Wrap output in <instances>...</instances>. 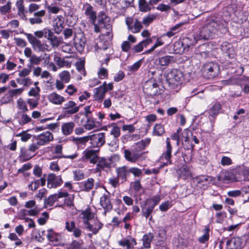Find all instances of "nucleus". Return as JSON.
I'll return each mask as SVG.
<instances>
[{"instance_id": "1", "label": "nucleus", "mask_w": 249, "mask_h": 249, "mask_svg": "<svg viewBox=\"0 0 249 249\" xmlns=\"http://www.w3.org/2000/svg\"><path fill=\"white\" fill-rule=\"evenodd\" d=\"M228 31L227 23L224 20L213 19L200 30L199 39H212L217 36L225 34Z\"/></svg>"}, {"instance_id": "2", "label": "nucleus", "mask_w": 249, "mask_h": 249, "mask_svg": "<svg viewBox=\"0 0 249 249\" xmlns=\"http://www.w3.org/2000/svg\"><path fill=\"white\" fill-rule=\"evenodd\" d=\"M183 73L177 69H173L166 75V84L173 89L178 90L180 89L181 81L183 79Z\"/></svg>"}, {"instance_id": "3", "label": "nucleus", "mask_w": 249, "mask_h": 249, "mask_svg": "<svg viewBox=\"0 0 249 249\" xmlns=\"http://www.w3.org/2000/svg\"><path fill=\"white\" fill-rule=\"evenodd\" d=\"M201 71L206 78L211 79L218 75L220 72V68L217 63L210 62L204 64Z\"/></svg>"}, {"instance_id": "4", "label": "nucleus", "mask_w": 249, "mask_h": 249, "mask_svg": "<svg viewBox=\"0 0 249 249\" xmlns=\"http://www.w3.org/2000/svg\"><path fill=\"white\" fill-rule=\"evenodd\" d=\"M196 43L195 37L193 39L188 37L183 38L182 41H177L174 44V49L177 53H182L188 51L189 48Z\"/></svg>"}, {"instance_id": "5", "label": "nucleus", "mask_w": 249, "mask_h": 249, "mask_svg": "<svg viewBox=\"0 0 249 249\" xmlns=\"http://www.w3.org/2000/svg\"><path fill=\"white\" fill-rule=\"evenodd\" d=\"M143 90L149 97H153L161 93L158 84L154 79H150L145 82L143 86Z\"/></svg>"}, {"instance_id": "6", "label": "nucleus", "mask_w": 249, "mask_h": 249, "mask_svg": "<svg viewBox=\"0 0 249 249\" xmlns=\"http://www.w3.org/2000/svg\"><path fill=\"white\" fill-rule=\"evenodd\" d=\"M65 229L76 238H80L83 233L80 227L76 226L74 221H67L65 222Z\"/></svg>"}, {"instance_id": "7", "label": "nucleus", "mask_w": 249, "mask_h": 249, "mask_svg": "<svg viewBox=\"0 0 249 249\" xmlns=\"http://www.w3.org/2000/svg\"><path fill=\"white\" fill-rule=\"evenodd\" d=\"M34 138L37 141V144L41 146L46 145L53 140V134L48 131L43 132L37 136H35Z\"/></svg>"}, {"instance_id": "8", "label": "nucleus", "mask_w": 249, "mask_h": 249, "mask_svg": "<svg viewBox=\"0 0 249 249\" xmlns=\"http://www.w3.org/2000/svg\"><path fill=\"white\" fill-rule=\"evenodd\" d=\"M89 140L91 144L94 147H100L105 142V137L104 133H97L89 136Z\"/></svg>"}, {"instance_id": "9", "label": "nucleus", "mask_w": 249, "mask_h": 249, "mask_svg": "<svg viewBox=\"0 0 249 249\" xmlns=\"http://www.w3.org/2000/svg\"><path fill=\"white\" fill-rule=\"evenodd\" d=\"M74 46L78 52H83L86 41V37L83 33H79L75 35L73 38Z\"/></svg>"}, {"instance_id": "10", "label": "nucleus", "mask_w": 249, "mask_h": 249, "mask_svg": "<svg viewBox=\"0 0 249 249\" xmlns=\"http://www.w3.org/2000/svg\"><path fill=\"white\" fill-rule=\"evenodd\" d=\"M25 34L29 42L32 44V47L35 50L39 52H42L45 50V47L47 46V45L42 43L39 40L37 39L32 34L27 33H25Z\"/></svg>"}, {"instance_id": "11", "label": "nucleus", "mask_w": 249, "mask_h": 249, "mask_svg": "<svg viewBox=\"0 0 249 249\" xmlns=\"http://www.w3.org/2000/svg\"><path fill=\"white\" fill-rule=\"evenodd\" d=\"M99 150H95L92 149H86L83 152L82 160H89L90 163L95 164L97 162L99 156L97 153Z\"/></svg>"}, {"instance_id": "12", "label": "nucleus", "mask_w": 249, "mask_h": 249, "mask_svg": "<svg viewBox=\"0 0 249 249\" xmlns=\"http://www.w3.org/2000/svg\"><path fill=\"white\" fill-rule=\"evenodd\" d=\"M63 183L61 176H56L54 174H49L47 177L48 188H55L60 186Z\"/></svg>"}, {"instance_id": "13", "label": "nucleus", "mask_w": 249, "mask_h": 249, "mask_svg": "<svg viewBox=\"0 0 249 249\" xmlns=\"http://www.w3.org/2000/svg\"><path fill=\"white\" fill-rule=\"evenodd\" d=\"M101 206L104 210V214L106 215L107 213L112 209V205L111 203L110 196L109 194H104L100 199Z\"/></svg>"}, {"instance_id": "14", "label": "nucleus", "mask_w": 249, "mask_h": 249, "mask_svg": "<svg viewBox=\"0 0 249 249\" xmlns=\"http://www.w3.org/2000/svg\"><path fill=\"white\" fill-rule=\"evenodd\" d=\"M124 157L128 161L131 162H136L142 156V153H140L136 149H124Z\"/></svg>"}, {"instance_id": "15", "label": "nucleus", "mask_w": 249, "mask_h": 249, "mask_svg": "<svg viewBox=\"0 0 249 249\" xmlns=\"http://www.w3.org/2000/svg\"><path fill=\"white\" fill-rule=\"evenodd\" d=\"M227 249H241L243 247L242 239L239 237H232L226 242Z\"/></svg>"}, {"instance_id": "16", "label": "nucleus", "mask_w": 249, "mask_h": 249, "mask_svg": "<svg viewBox=\"0 0 249 249\" xmlns=\"http://www.w3.org/2000/svg\"><path fill=\"white\" fill-rule=\"evenodd\" d=\"M82 105L76 106V104L74 102L69 101L64 104L62 108L65 110L66 114H73L77 113L79 111L80 107Z\"/></svg>"}, {"instance_id": "17", "label": "nucleus", "mask_w": 249, "mask_h": 249, "mask_svg": "<svg viewBox=\"0 0 249 249\" xmlns=\"http://www.w3.org/2000/svg\"><path fill=\"white\" fill-rule=\"evenodd\" d=\"M45 38L50 41L51 45L53 48L58 47L61 43V39L55 36L50 29L47 34H45Z\"/></svg>"}, {"instance_id": "18", "label": "nucleus", "mask_w": 249, "mask_h": 249, "mask_svg": "<svg viewBox=\"0 0 249 249\" xmlns=\"http://www.w3.org/2000/svg\"><path fill=\"white\" fill-rule=\"evenodd\" d=\"M107 91V89L103 87H99L93 89L94 94L93 95L95 100L98 102H102L105 97L106 93Z\"/></svg>"}, {"instance_id": "19", "label": "nucleus", "mask_w": 249, "mask_h": 249, "mask_svg": "<svg viewBox=\"0 0 249 249\" xmlns=\"http://www.w3.org/2000/svg\"><path fill=\"white\" fill-rule=\"evenodd\" d=\"M118 178L124 183L127 180V177L129 176L128 167L124 166L117 168L116 169Z\"/></svg>"}, {"instance_id": "20", "label": "nucleus", "mask_w": 249, "mask_h": 249, "mask_svg": "<svg viewBox=\"0 0 249 249\" xmlns=\"http://www.w3.org/2000/svg\"><path fill=\"white\" fill-rule=\"evenodd\" d=\"M55 33L59 34L64 28V20L62 16L57 17L53 21Z\"/></svg>"}, {"instance_id": "21", "label": "nucleus", "mask_w": 249, "mask_h": 249, "mask_svg": "<svg viewBox=\"0 0 249 249\" xmlns=\"http://www.w3.org/2000/svg\"><path fill=\"white\" fill-rule=\"evenodd\" d=\"M111 126L112 128L110 131V134L113 136L114 139L108 144L109 145L114 146L116 145L117 141V138L120 135V128L115 123L112 124Z\"/></svg>"}, {"instance_id": "22", "label": "nucleus", "mask_w": 249, "mask_h": 249, "mask_svg": "<svg viewBox=\"0 0 249 249\" xmlns=\"http://www.w3.org/2000/svg\"><path fill=\"white\" fill-rule=\"evenodd\" d=\"M86 228L88 231H92L94 234H97L103 226V224L99 221L95 222L93 224H91L89 222H86Z\"/></svg>"}, {"instance_id": "23", "label": "nucleus", "mask_w": 249, "mask_h": 249, "mask_svg": "<svg viewBox=\"0 0 249 249\" xmlns=\"http://www.w3.org/2000/svg\"><path fill=\"white\" fill-rule=\"evenodd\" d=\"M170 139L169 138H167L166 139V150L162 153L161 157V159L163 160L165 159L167 161H169L170 163H171L170 159L172 157L171 151L172 146L170 142Z\"/></svg>"}, {"instance_id": "24", "label": "nucleus", "mask_w": 249, "mask_h": 249, "mask_svg": "<svg viewBox=\"0 0 249 249\" xmlns=\"http://www.w3.org/2000/svg\"><path fill=\"white\" fill-rule=\"evenodd\" d=\"M213 180L212 178L208 176H199L194 178V181L200 186H205L209 184Z\"/></svg>"}, {"instance_id": "25", "label": "nucleus", "mask_w": 249, "mask_h": 249, "mask_svg": "<svg viewBox=\"0 0 249 249\" xmlns=\"http://www.w3.org/2000/svg\"><path fill=\"white\" fill-rule=\"evenodd\" d=\"M47 237L48 239L53 242L54 245H57L58 242L61 240V236L59 234L55 232L53 229L48 230Z\"/></svg>"}, {"instance_id": "26", "label": "nucleus", "mask_w": 249, "mask_h": 249, "mask_svg": "<svg viewBox=\"0 0 249 249\" xmlns=\"http://www.w3.org/2000/svg\"><path fill=\"white\" fill-rule=\"evenodd\" d=\"M85 14L89 17L92 23H95L97 18L96 13L93 10V7L89 4L87 3L86 4Z\"/></svg>"}, {"instance_id": "27", "label": "nucleus", "mask_w": 249, "mask_h": 249, "mask_svg": "<svg viewBox=\"0 0 249 249\" xmlns=\"http://www.w3.org/2000/svg\"><path fill=\"white\" fill-rule=\"evenodd\" d=\"M45 14V11L43 10L35 12L34 14V18L29 19L30 23L31 24H40L42 22L41 17H43Z\"/></svg>"}, {"instance_id": "28", "label": "nucleus", "mask_w": 249, "mask_h": 249, "mask_svg": "<svg viewBox=\"0 0 249 249\" xmlns=\"http://www.w3.org/2000/svg\"><path fill=\"white\" fill-rule=\"evenodd\" d=\"M179 178L186 179L191 176V171L187 166H182L177 171Z\"/></svg>"}, {"instance_id": "29", "label": "nucleus", "mask_w": 249, "mask_h": 249, "mask_svg": "<svg viewBox=\"0 0 249 249\" xmlns=\"http://www.w3.org/2000/svg\"><path fill=\"white\" fill-rule=\"evenodd\" d=\"M94 180L92 178H89L85 181L80 183V187L84 191L89 192L93 187Z\"/></svg>"}, {"instance_id": "30", "label": "nucleus", "mask_w": 249, "mask_h": 249, "mask_svg": "<svg viewBox=\"0 0 249 249\" xmlns=\"http://www.w3.org/2000/svg\"><path fill=\"white\" fill-rule=\"evenodd\" d=\"M48 99L51 102L55 105H61L65 101L63 96L54 92L50 94Z\"/></svg>"}, {"instance_id": "31", "label": "nucleus", "mask_w": 249, "mask_h": 249, "mask_svg": "<svg viewBox=\"0 0 249 249\" xmlns=\"http://www.w3.org/2000/svg\"><path fill=\"white\" fill-rule=\"evenodd\" d=\"M75 124L73 122L64 123L61 126L62 131L64 135H69L71 134L74 127Z\"/></svg>"}, {"instance_id": "32", "label": "nucleus", "mask_w": 249, "mask_h": 249, "mask_svg": "<svg viewBox=\"0 0 249 249\" xmlns=\"http://www.w3.org/2000/svg\"><path fill=\"white\" fill-rule=\"evenodd\" d=\"M96 163V170L97 172H100L104 168L109 167V164L104 158L99 157V159H98Z\"/></svg>"}, {"instance_id": "33", "label": "nucleus", "mask_w": 249, "mask_h": 249, "mask_svg": "<svg viewBox=\"0 0 249 249\" xmlns=\"http://www.w3.org/2000/svg\"><path fill=\"white\" fill-rule=\"evenodd\" d=\"M183 25L182 23H179L178 24H176L174 26L170 28L169 31L167 32L165 34H163L161 37H164L165 36H167L169 37H171L174 36L175 35L178 33L180 31V28Z\"/></svg>"}, {"instance_id": "34", "label": "nucleus", "mask_w": 249, "mask_h": 249, "mask_svg": "<svg viewBox=\"0 0 249 249\" xmlns=\"http://www.w3.org/2000/svg\"><path fill=\"white\" fill-rule=\"evenodd\" d=\"M154 238V235L152 233H148L143 236L142 241L143 246L145 249H149L151 247V243Z\"/></svg>"}, {"instance_id": "35", "label": "nucleus", "mask_w": 249, "mask_h": 249, "mask_svg": "<svg viewBox=\"0 0 249 249\" xmlns=\"http://www.w3.org/2000/svg\"><path fill=\"white\" fill-rule=\"evenodd\" d=\"M81 218L84 220L83 223L85 225H86V222H89V220H91L94 215L92 214L91 212L90 209L88 208L83 211L81 214Z\"/></svg>"}, {"instance_id": "36", "label": "nucleus", "mask_w": 249, "mask_h": 249, "mask_svg": "<svg viewBox=\"0 0 249 249\" xmlns=\"http://www.w3.org/2000/svg\"><path fill=\"white\" fill-rule=\"evenodd\" d=\"M159 63L161 66H166L169 64L174 62V57L170 55H165L159 58Z\"/></svg>"}, {"instance_id": "37", "label": "nucleus", "mask_w": 249, "mask_h": 249, "mask_svg": "<svg viewBox=\"0 0 249 249\" xmlns=\"http://www.w3.org/2000/svg\"><path fill=\"white\" fill-rule=\"evenodd\" d=\"M161 199L160 195H156L152 197L151 198H148L145 201V206L150 205L154 208L159 203Z\"/></svg>"}, {"instance_id": "38", "label": "nucleus", "mask_w": 249, "mask_h": 249, "mask_svg": "<svg viewBox=\"0 0 249 249\" xmlns=\"http://www.w3.org/2000/svg\"><path fill=\"white\" fill-rule=\"evenodd\" d=\"M150 141V138H146L137 142L136 143V150L139 152L140 151L144 149L149 144Z\"/></svg>"}, {"instance_id": "39", "label": "nucleus", "mask_w": 249, "mask_h": 249, "mask_svg": "<svg viewBox=\"0 0 249 249\" xmlns=\"http://www.w3.org/2000/svg\"><path fill=\"white\" fill-rule=\"evenodd\" d=\"M16 6L18 10V14L22 16V18L24 19L26 18L25 15L27 11H25L24 6L23 5V0H19L16 2Z\"/></svg>"}, {"instance_id": "40", "label": "nucleus", "mask_w": 249, "mask_h": 249, "mask_svg": "<svg viewBox=\"0 0 249 249\" xmlns=\"http://www.w3.org/2000/svg\"><path fill=\"white\" fill-rule=\"evenodd\" d=\"M165 133L163 126L161 124H156L153 128V135L160 136Z\"/></svg>"}, {"instance_id": "41", "label": "nucleus", "mask_w": 249, "mask_h": 249, "mask_svg": "<svg viewBox=\"0 0 249 249\" xmlns=\"http://www.w3.org/2000/svg\"><path fill=\"white\" fill-rule=\"evenodd\" d=\"M150 4L146 0H139V7L140 11L146 12L151 10Z\"/></svg>"}, {"instance_id": "42", "label": "nucleus", "mask_w": 249, "mask_h": 249, "mask_svg": "<svg viewBox=\"0 0 249 249\" xmlns=\"http://www.w3.org/2000/svg\"><path fill=\"white\" fill-rule=\"evenodd\" d=\"M29 149H26L25 148H21L20 149V154L19 156L20 159L22 161H26L33 157L32 155L29 154Z\"/></svg>"}, {"instance_id": "43", "label": "nucleus", "mask_w": 249, "mask_h": 249, "mask_svg": "<svg viewBox=\"0 0 249 249\" xmlns=\"http://www.w3.org/2000/svg\"><path fill=\"white\" fill-rule=\"evenodd\" d=\"M83 244L82 240H73L67 249H80Z\"/></svg>"}, {"instance_id": "44", "label": "nucleus", "mask_w": 249, "mask_h": 249, "mask_svg": "<svg viewBox=\"0 0 249 249\" xmlns=\"http://www.w3.org/2000/svg\"><path fill=\"white\" fill-rule=\"evenodd\" d=\"M141 207L142 208V215L146 218H148L153 211L154 208L150 205H148L147 208H145L144 206L142 205Z\"/></svg>"}, {"instance_id": "45", "label": "nucleus", "mask_w": 249, "mask_h": 249, "mask_svg": "<svg viewBox=\"0 0 249 249\" xmlns=\"http://www.w3.org/2000/svg\"><path fill=\"white\" fill-rule=\"evenodd\" d=\"M17 106L18 108L22 110L23 112H26L28 111L26 103L21 98L18 100Z\"/></svg>"}, {"instance_id": "46", "label": "nucleus", "mask_w": 249, "mask_h": 249, "mask_svg": "<svg viewBox=\"0 0 249 249\" xmlns=\"http://www.w3.org/2000/svg\"><path fill=\"white\" fill-rule=\"evenodd\" d=\"M221 109V105L218 103H215L210 109V113L211 116L217 115Z\"/></svg>"}, {"instance_id": "47", "label": "nucleus", "mask_w": 249, "mask_h": 249, "mask_svg": "<svg viewBox=\"0 0 249 249\" xmlns=\"http://www.w3.org/2000/svg\"><path fill=\"white\" fill-rule=\"evenodd\" d=\"M142 28V26L141 22L136 19L134 25L131 26L130 30H132L133 33H136L139 32Z\"/></svg>"}, {"instance_id": "48", "label": "nucleus", "mask_w": 249, "mask_h": 249, "mask_svg": "<svg viewBox=\"0 0 249 249\" xmlns=\"http://www.w3.org/2000/svg\"><path fill=\"white\" fill-rule=\"evenodd\" d=\"M119 244L120 246L122 247H126L127 249H133V245L132 243L130 240L127 239H123L122 240L119 241Z\"/></svg>"}, {"instance_id": "49", "label": "nucleus", "mask_w": 249, "mask_h": 249, "mask_svg": "<svg viewBox=\"0 0 249 249\" xmlns=\"http://www.w3.org/2000/svg\"><path fill=\"white\" fill-rule=\"evenodd\" d=\"M58 199L55 194L50 196L48 198L44 200V204L52 206L54 203Z\"/></svg>"}, {"instance_id": "50", "label": "nucleus", "mask_w": 249, "mask_h": 249, "mask_svg": "<svg viewBox=\"0 0 249 249\" xmlns=\"http://www.w3.org/2000/svg\"><path fill=\"white\" fill-rule=\"evenodd\" d=\"M157 15L151 14L143 18L142 23L145 26H148L153 21L156 19Z\"/></svg>"}, {"instance_id": "51", "label": "nucleus", "mask_w": 249, "mask_h": 249, "mask_svg": "<svg viewBox=\"0 0 249 249\" xmlns=\"http://www.w3.org/2000/svg\"><path fill=\"white\" fill-rule=\"evenodd\" d=\"M128 173L132 174L135 177H139L142 175V171L141 169L136 167H130L128 168Z\"/></svg>"}, {"instance_id": "52", "label": "nucleus", "mask_w": 249, "mask_h": 249, "mask_svg": "<svg viewBox=\"0 0 249 249\" xmlns=\"http://www.w3.org/2000/svg\"><path fill=\"white\" fill-rule=\"evenodd\" d=\"M87 119V123L85 124L84 126L86 129L90 130L95 127V123L92 118L89 116L86 117Z\"/></svg>"}, {"instance_id": "53", "label": "nucleus", "mask_w": 249, "mask_h": 249, "mask_svg": "<svg viewBox=\"0 0 249 249\" xmlns=\"http://www.w3.org/2000/svg\"><path fill=\"white\" fill-rule=\"evenodd\" d=\"M16 80L19 84L23 85L25 86H29L32 83L31 79L29 77L17 78Z\"/></svg>"}, {"instance_id": "54", "label": "nucleus", "mask_w": 249, "mask_h": 249, "mask_svg": "<svg viewBox=\"0 0 249 249\" xmlns=\"http://www.w3.org/2000/svg\"><path fill=\"white\" fill-rule=\"evenodd\" d=\"M32 121L31 118L26 114H22L19 123L21 125H23L26 124L30 123Z\"/></svg>"}, {"instance_id": "55", "label": "nucleus", "mask_w": 249, "mask_h": 249, "mask_svg": "<svg viewBox=\"0 0 249 249\" xmlns=\"http://www.w3.org/2000/svg\"><path fill=\"white\" fill-rule=\"evenodd\" d=\"M181 135L182 137L181 140H183V141L185 142H188V141H189L190 136L192 135V132L188 129H185L181 133Z\"/></svg>"}, {"instance_id": "56", "label": "nucleus", "mask_w": 249, "mask_h": 249, "mask_svg": "<svg viewBox=\"0 0 249 249\" xmlns=\"http://www.w3.org/2000/svg\"><path fill=\"white\" fill-rule=\"evenodd\" d=\"M181 141L183 149L185 150L188 151L189 152V153L191 154V155H192V153L194 145H193L192 144L190 143L189 141H188V142H185V141H183V140H181Z\"/></svg>"}, {"instance_id": "57", "label": "nucleus", "mask_w": 249, "mask_h": 249, "mask_svg": "<svg viewBox=\"0 0 249 249\" xmlns=\"http://www.w3.org/2000/svg\"><path fill=\"white\" fill-rule=\"evenodd\" d=\"M54 61L56 64L60 67H64L66 65L67 62H66L64 58H61L58 56L55 55L54 57Z\"/></svg>"}, {"instance_id": "58", "label": "nucleus", "mask_w": 249, "mask_h": 249, "mask_svg": "<svg viewBox=\"0 0 249 249\" xmlns=\"http://www.w3.org/2000/svg\"><path fill=\"white\" fill-rule=\"evenodd\" d=\"M42 59L43 58L41 56H37L36 55L33 54L30 58L29 61L31 65H38Z\"/></svg>"}, {"instance_id": "59", "label": "nucleus", "mask_w": 249, "mask_h": 249, "mask_svg": "<svg viewBox=\"0 0 249 249\" xmlns=\"http://www.w3.org/2000/svg\"><path fill=\"white\" fill-rule=\"evenodd\" d=\"M13 100V98H12L11 95H10L9 92L8 91L7 93H6L3 97H2L0 100V105H2L4 104H7L8 103L10 102Z\"/></svg>"}, {"instance_id": "60", "label": "nucleus", "mask_w": 249, "mask_h": 249, "mask_svg": "<svg viewBox=\"0 0 249 249\" xmlns=\"http://www.w3.org/2000/svg\"><path fill=\"white\" fill-rule=\"evenodd\" d=\"M130 185L132 186L133 189L136 192H139L142 188L140 179L132 182Z\"/></svg>"}, {"instance_id": "61", "label": "nucleus", "mask_w": 249, "mask_h": 249, "mask_svg": "<svg viewBox=\"0 0 249 249\" xmlns=\"http://www.w3.org/2000/svg\"><path fill=\"white\" fill-rule=\"evenodd\" d=\"M59 76L62 81L66 83L69 82L70 79V74L68 71H63L60 73Z\"/></svg>"}, {"instance_id": "62", "label": "nucleus", "mask_w": 249, "mask_h": 249, "mask_svg": "<svg viewBox=\"0 0 249 249\" xmlns=\"http://www.w3.org/2000/svg\"><path fill=\"white\" fill-rule=\"evenodd\" d=\"M182 129L180 127L178 128L177 131L173 133L171 138L172 139L177 141V145L179 144V141L180 139V133L181 132Z\"/></svg>"}, {"instance_id": "63", "label": "nucleus", "mask_w": 249, "mask_h": 249, "mask_svg": "<svg viewBox=\"0 0 249 249\" xmlns=\"http://www.w3.org/2000/svg\"><path fill=\"white\" fill-rule=\"evenodd\" d=\"M232 162L231 159L228 157L223 156L221 158V164L223 166H229L232 164Z\"/></svg>"}, {"instance_id": "64", "label": "nucleus", "mask_w": 249, "mask_h": 249, "mask_svg": "<svg viewBox=\"0 0 249 249\" xmlns=\"http://www.w3.org/2000/svg\"><path fill=\"white\" fill-rule=\"evenodd\" d=\"M11 8V2L8 1L6 4L0 8V11L2 14H5L9 13L10 11Z\"/></svg>"}]
</instances>
